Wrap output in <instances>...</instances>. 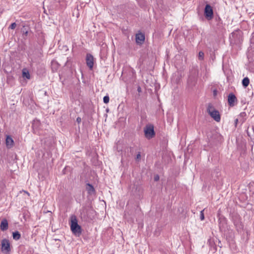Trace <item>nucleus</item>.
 <instances>
[{
    "mask_svg": "<svg viewBox=\"0 0 254 254\" xmlns=\"http://www.w3.org/2000/svg\"><path fill=\"white\" fill-rule=\"evenodd\" d=\"M70 229L75 235L79 236L81 234V226L78 224L77 218L74 215L70 217Z\"/></svg>",
    "mask_w": 254,
    "mask_h": 254,
    "instance_id": "nucleus-1",
    "label": "nucleus"
},
{
    "mask_svg": "<svg viewBox=\"0 0 254 254\" xmlns=\"http://www.w3.org/2000/svg\"><path fill=\"white\" fill-rule=\"evenodd\" d=\"M197 70L194 68L192 69L188 79V86L189 88H191L195 85L197 82Z\"/></svg>",
    "mask_w": 254,
    "mask_h": 254,
    "instance_id": "nucleus-2",
    "label": "nucleus"
},
{
    "mask_svg": "<svg viewBox=\"0 0 254 254\" xmlns=\"http://www.w3.org/2000/svg\"><path fill=\"white\" fill-rule=\"evenodd\" d=\"M207 112L215 121L219 122L220 121V115L218 111L215 110L214 107L209 104L207 109Z\"/></svg>",
    "mask_w": 254,
    "mask_h": 254,
    "instance_id": "nucleus-3",
    "label": "nucleus"
},
{
    "mask_svg": "<svg viewBox=\"0 0 254 254\" xmlns=\"http://www.w3.org/2000/svg\"><path fill=\"white\" fill-rule=\"evenodd\" d=\"M1 251L2 253L8 254L10 251V245L9 241L6 239H4L1 242Z\"/></svg>",
    "mask_w": 254,
    "mask_h": 254,
    "instance_id": "nucleus-4",
    "label": "nucleus"
},
{
    "mask_svg": "<svg viewBox=\"0 0 254 254\" xmlns=\"http://www.w3.org/2000/svg\"><path fill=\"white\" fill-rule=\"evenodd\" d=\"M204 16L205 18L209 20L213 17V10L212 7L209 4H206L204 8Z\"/></svg>",
    "mask_w": 254,
    "mask_h": 254,
    "instance_id": "nucleus-5",
    "label": "nucleus"
},
{
    "mask_svg": "<svg viewBox=\"0 0 254 254\" xmlns=\"http://www.w3.org/2000/svg\"><path fill=\"white\" fill-rule=\"evenodd\" d=\"M145 136L147 138L150 139L155 135L154 127L153 126H147L144 128Z\"/></svg>",
    "mask_w": 254,
    "mask_h": 254,
    "instance_id": "nucleus-6",
    "label": "nucleus"
},
{
    "mask_svg": "<svg viewBox=\"0 0 254 254\" xmlns=\"http://www.w3.org/2000/svg\"><path fill=\"white\" fill-rule=\"evenodd\" d=\"M86 62L87 65L90 69H92L94 64V58L92 55L87 54L86 57Z\"/></svg>",
    "mask_w": 254,
    "mask_h": 254,
    "instance_id": "nucleus-7",
    "label": "nucleus"
},
{
    "mask_svg": "<svg viewBox=\"0 0 254 254\" xmlns=\"http://www.w3.org/2000/svg\"><path fill=\"white\" fill-rule=\"evenodd\" d=\"M237 100L236 97L233 93H231L229 94V95L228 96V102L229 105L230 106H231V107L234 106L235 105V104H234L235 102H237Z\"/></svg>",
    "mask_w": 254,
    "mask_h": 254,
    "instance_id": "nucleus-8",
    "label": "nucleus"
},
{
    "mask_svg": "<svg viewBox=\"0 0 254 254\" xmlns=\"http://www.w3.org/2000/svg\"><path fill=\"white\" fill-rule=\"evenodd\" d=\"M14 143L11 136L10 135H6L5 139V145L7 148H11L14 146Z\"/></svg>",
    "mask_w": 254,
    "mask_h": 254,
    "instance_id": "nucleus-9",
    "label": "nucleus"
},
{
    "mask_svg": "<svg viewBox=\"0 0 254 254\" xmlns=\"http://www.w3.org/2000/svg\"><path fill=\"white\" fill-rule=\"evenodd\" d=\"M145 40L144 35L142 33H137L135 35L136 42L138 44H141L143 43Z\"/></svg>",
    "mask_w": 254,
    "mask_h": 254,
    "instance_id": "nucleus-10",
    "label": "nucleus"
},
{
    "mask_svg": "<svg viewBox=\"0 0 254 254\" xmlns=\"http://www.w3.org/2000/svg\"><path fill=\"white\" fill-rule=\"evenodd\" d=\"M0 230L2 231H4L8 229V224L7 220L6 219H3L1 221L0 225Z\"/></svg>",
    "mask_w": 254,
    "mask_h": 254,
    "instance_id": "nucleus-11",
    "label": "nucleus"
},
{
    "mask_svg": "<svg viewBox=\"0 0 254 254\" xmlns=\"http://www.w3.org/2000/svg\"><path fill=\"white\" fill-rule=\"evenodd\" d=\"M239 122L242 125L247 120V114L245 112H242L239 115Z\"/></svg>",
    "mask_w": 254,
    "mask_h": 254,
    "instance_id": "nucleus-12",
    "label": "nucleus"
},
{
    "mask_svg": "<svg viewBox=\"0 0 254 254\" xmlns=\"http://www.w3.org/2000/svg\"><path fill=\"white\" fill-rule=\"evenodd\" d=\"M86 189L88 193L90 194H93L95 192L93 186L89 183L87 184Z\"/></svg>",
    "mask_w": 254,
    "mask_h": 254,
    "instance_id": "nucleus-13",
    "label": "nucleus"
},
{
    "mask_svg": "<svg viewBox=\"0 0 254 254\" xmlns=\"http://www.w3.org/2000/svg\"><path fill=\"white\" fill-rule=\"evenodd\" d=\"M59 64L55 60H53L51 62V68L53 71H57L59 67Z\"/></svg>",
    "mask_w": 254,
    "mask_h": 254,
    "instance_id": "nucleus-14",
    "label": "nucleus"
},
{
    "mask_svg": "<svg viewBox=\"0 0 254 254\" xmlns=\"http://www.w3.org/2000/svg\"><path fill=\"white\" fill-rule=\"evenodd\" d=\"M13 239L15 240H18L21 238V235L18 231H15L12 233Z\"/></svg>",
    "mask_w": 254,
    "mask_h": 254,
    "instance_id": "nucleus-15",
    "label": "nucleus"
},
{
    "mask_svg": "<svg viewBox=\"0 0 254 254\" xmlns=\"http://www.w3.org/2000/svg\"><path fill=\"white\" fill-rule=\"evenodd\" d=\"M40 125V122L38 120H34L33 121L32 127L34 128H38Z\"/></svg>",
    "mask_w": 254,
    "mask_h": 254,
    "instance_id": "nucleus-16",
    "label": "nucleus"
},
{
    "mask_svg": "<svg viewBox=\"0 0 254 254\" xmlns=\"http://www.w3.org/2000/svg\"><path fill=\"white\" fill-rule=\"evenodd\" d=\"M250 83V80L248 77H245L242 80L243 86L245 87H247Z\"/></svg>",
    "mask_w": 254,
    "mask_h": 254,
    "instance_id": "nucleus-17",
    "label": "nucleus"
},
{
    "mask_svg": "<svg viewBox=\"0 0 254 254\" xmlns=\"http://www.w3.org/2000/svg\"><path fill=\"white\" fill-rule=\"evenodd\" d=\"M203 57H204V53L200 51L198 53V59L201 61L203 60Z\"/></svg>",
    "mask_w": 254,
    "mask_h": 254,
    "instance_id": "nucleus-18",
    "label": "nucleus"
},
{
    "mask_svg": "<svg viewBox=\"0 0 254 254\" xmlns=\"http://www.w3.org/2000/svg\"><path fill=\"white\" fill-rule=\"evenodd\" d=\"M109 97L108 96H105L103 98V102L105 104H107L109 102Z\"/></svg>",
    "mask_w": 254,
    "mask_h": 254,
    "instance_id": "nucleus-19",
    "label": "nucleus"
},
{
    "mask_svg": "<svg viewBox=\"0 0 254 254\" xmlns=\"http://www.w3.org/2000/svg\"><path fill=\"white\" fill-rule=\"evenodd\" d=\"M141 159V155L140 152H138L137 154L136 155L135 160L136 161H139Z\"/></svg>",
    "mask_w": 254,
    "mask_h": 254,
    "instance_id": "nucleus-20",
    "label": "nucleus"
},
{
    "mask_svg": "<svg viewBox=\"0 0 254 254\" xmlns=\"http://www.w3.org/2000/svg\"><path fill=\"white\" fill-rule=\"evenodd\" d=\"M204 210H202L200 211V218L201 220H203L204 219V215L203 213V211Z\"/></svg>",
    "mask_w": 254,
    "mask_h": 254,
    "instance_id": "nucleus-21",
    "label": "nucleus"
},
{
    "mask_svg": "<svg viewBox=\"0 0 254 254\" xmlns=\"http://www.w3.org/2000/svg\"><path fill=\"white\" fill-rule=\"evenodd\" d=\"M16 26V24L15 22H14V23H11V24L9 26V28H10L11 29H14L15 28Z\"/></svg>",
    "mask_w": 254,
    "mask_h": 254,
    "instance_id": "nucleus-22",
    "label": "nucleus"
},
{
    "mask_svg": "<svg viewBox=\"0 0 254 254\" xmlns=\"http://www.w3.org/2000/svg\"><path fill=\"white\" fill-rule=\"evenodd\" d=\"M23 75L24 76H25L27 78L29 79L30 78V75L28 72L26 73L25 72H23Z\"/></svg>",
    "mask_w": 254,
    "mask_h": 254,
    "instance_id": "nucleus-23",
    "label": "nucleus"
},
{
    "mask_svg": "<svg viewBox=\"0 0 254 254\" xmlns=\"http://www.w3.org/2000/svg\"><path fill=\"white\" fill-rule=\"evenodd\" d=\"M22 32L23 33V34H25L26 35H27L28 34V31L27 30H26L24 26L23 27V29H22Z\"/></svg>",
    "mask_w": 254,
    "mask_h": 254,
    "instance_id": "nucleus-24",
    "label": "nucleus"
},
{
    "mask_svg": "<svg viewBox=\"0 0 254 254\" xmlns=\"http://www.w3.org/2000/svg\"><path fill=\"white\" fill-rule=\"evenodd\" d=\"M154 179L155 181H158L159 180V176L158 175H156L154 177Z\"/></svg>",
    "mask_w": 254,
    "mask_h": 254,
    "instance_id": "nucleus-25",
    "label": "nucleus"
},
{
    "mask_svg": "<svg viewBox=\"0 0 254 254\" xmlns=\"http://www.w3.org/2000/svg\"><path fill=\"white\" fill-rule=\"evenodd\" d=\"M239 122V119H236L235 120V127H237V124H238Z\"/></svg>",
    "mask_w": 254,
    "mask_h": 254,
    "instance_id": "nucleus-26",
    "label": "nucleus"
},
{
    "mask_svg": "<svg viewBox=\"0 0 254 254\" xmlns=\"http://www.w3.org/2000/svg\"><path fill=\"white\" fill-rule=\"evenodd\" d=\"M81 121V119L80 117H78L77 119H76V122L78 123H80Z\"/></svg>",
    "mask_w": 254,
    "mask_h": 254,
    "instance_id": "nucleus-27",
    "label": "nucleus"
},
{
    "mask_svg": "<svg viewBox=\"0 0 254 254\" xmlns=\"http://www.w3.org/2000/svg\"><path fill=\"white\" fill-rule=\"evenodd\" d=\"M137 91L138 92H140L141 91V88L140 87H138V88H137Z\"/></svg>",
    "mask_w": 254,
    "mask_h": 254,
    "instance_id": "nucleus-28",
    "label": "nucleus"
},
{
    "mask_svg": "<svg viewBox=\"0 0 254 254\" xmlns=\"http://www.w3.org/2000/svg\"><path fill=\"white\" fill-rule=\"evenodd\" d=\"M25 192H26V193H27L28 195H29V192H27V191H25Z\"/></svg>",
    "mask_w": 254,
    "mask_h": 254,
    "instance_id": "nucleus-29",
    "label": "nucleus"
}]
</instances>
